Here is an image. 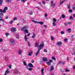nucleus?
I'll use <instances>...</instances> for the list:
<instances>
[{"label": "nucleus", "instance_id": "f257e3e1", "mask_svg": "<svg viewBox=\"0 0 75 75\" xmlns=\"http://www.w3.org/2000/svg\"><path fill=\"white\" fill-rule=\"evenodd\" d=\"M44 43L42 42L40 45L39 46L38 48V51L36 52L35 53V55L37 56L38 55L40 52V50H41V49H42V48L44 47Z\"/></svg>", "mask_w": 75, "mask_h": 75}, {"label": "nucleus", "instance_id": "f03ea898", "mask_svg": "<svg viewBox=\"0 0 75 75\" xmlns=\"http://www.w3.org/2000/svg\"><path fill=\"white\" fill-rule=\"evenodd\" d=\"M28 27L27 26H24L22 28L21 30L22 31H24L25 30L28 29Z\"/></svg>", "mask_w": 75, "mask_h": 75}, {"label": "nucleus", "instance_id": "7ed1b4c3", "mask_svg": "<svg viewBox=\"0 0 75 75\" xmlns=\"http://www.w3.org/2000/svg\"><path fill=\"white\" fill-rule=\"evenodd\" d=\"M53 62V60H52L50 59L49 61H48L46 62V64H47V65L49 66H50L51 65V63H52Z\"/></svg>", "mask_w": 75, "mask_h": 75}, {"label": "nucleus", "instance_id": "20e7f679", "mask_svg": "<svg viewBox=\"0 0 75 75\" xmlns=\"http://www.w3.org/2000/svg\"><path fill=\"white\" fill-rule=\"evenodd\" d=\"M10 42H11L12 45H13V44H16V42L14 40L11 39L10 40Z\"/></svg>", "mask_w": 75, "mask_h": 75}, {"label": "nucleus", "instance_id": "39448f33", "mask_svg": "<svg viewBox=\"0 0 75 75\" xmlns=\"http://www.w3.org/2000/svg\"><path fill=\"white\" fill-rule=\"evenodd\" d=\"M11 31L12 32H16V29L14 27H12L11 29Z\"/></svg>", "mask_w": 75, "mask_h": 75}, {"label": "nucleus", "instance_id": "423d86ee", "mask_svg": "<svg viewBox=\"0 0 75 75\" xmlns=\"http://www.w3.org/2000/svg\"><path fill=\"white\" fill-rule=\"evenodd\" d=\"M35 46L36 47H38H38H39L40 46V45L39 46V44H38V43L37 42H36L35 43Z\"/></svg>", "mask_w": 75, "mask_h": 75}, {"label": "nucleus", "instance_id": "0eeeda50", "mask_svg": "<svg viewBox=\"0 0 75 75\" xmlns=\"http://www.w3.org/2000/svg\"><path fill=\"white\" fill-rule=\"evenodd\" d=\"M18 71L17 70V69H15L14 71L13 72V73L15 74H18Z\"/></svg>", "mask_w": 75, "mask_h": 75}, {"label": "nucleus", "instance_id": "6e6552de", "mask_svg": "<svg viewBox=\"0 0 75 75\" xmlns=\"http://www.w3.org/2000/svg\"><path fill=\"white\" fill-rule=\"evenodd\" d=\"M23 53V50L21 49H20L18 52V54H19L20 55L21 54Z\"/></svg>", "mask_w": 75, "mask_h": 75}, {"label": "nucleus", "instance_id": "1a4fd4ad", "mask_svg": "<svg viewBox=\"0 0 75 75\" xmlns=\"http://www.w3.org/2000/svg\"><path fill=\"white\" fill-rule=\"evenodd\" d=\"M31 21L32 22H33V23H35L36 24H37V21H35V20H34V19L33 18H31Z\"/></svg>", "mask_w": 75, "mask_h": 75}, {"label": "nucleus", "instance_id": "9d476101", "mask_svg": "<svg viewBox=\"0 0 75 75\" xmlns=\"http://www.w3.org/2000/svg\"><path fill=\"white\" fill-rule=\"evenodd\" d=\"M64 63V62L59 61L58 62V64H62Z\"/></svg>", "mask_w": 75, "mask_h": 75}, {"label": "nucleus", "instance_id": "9b49d317", "mask_svg": "<svg viewBox=\"0 0 75 75\" xmlns=\"http://www.w3.org/2000/svg\"><path fill=\"white\" fill-rule=\"evenodd\" d=\"M28 65L29 67H34V66H33V65L31 64V63H29L28 64Z\"/></svg>", "mask_w": 75, "mask_h": 75}, {"label": "nucleus", "instance_id": "f8f14e48", "mask_svg": "<svg viewBox=\"0 0 75 75\" xmlns=\"http://www.w3.org/2000/svg\"><path fill=\"white\" fill-rule=\"evenodd\" d=\"M54 69V66H51L50 69V71H53Z\"/></svg>", "mask_w": 75, "mask_h": 75}, {"label": "nucleus", "instance_id": "ddd939ff", "mask_svg": "<svg viewBox=\"0 0 75 75\" xmlns=\"http://www.w3.org/2000/svg\"><path fill=\"white\" fill-rule=\"evenodd\" d=\"M71 24V22H68L67 23H66L64 24V25H69V24Z\"/></svg>", "mask_w": 75, "mask_h": 75}, {"label": "nucleus", "instance_id": "4468645a", "mask_svg": "<svg viewBox=\"0 0 75 75\" xmlns=\"http://www.w3.org/2000/svg\"><path fill=\"white\" fill-rule=\"evenodd\" d=\"M23 33H25V34H27V33H28V30H27V29H26L24 31Z\"/></svg>", "mask_w": 75, "mask_h": 75}, {"label": "nucleus", "instance_id": "2eb2a0df", "mask_svg": "<svg viewBox=\"0 0 75 75\" xmlns=\"http://www.w3.org/2000/svg\"><path fill=\"white\" fill-rule=\"evenodd\" d=\"M42 60L43 61H48V59L46 58H43Z\"/></svg>", "mask_w": 75, "mask_h": 75}, {"label": "nucleus", "instance_id": "dca6fc26", "mask_svg": "<svg viewBox=\"0 0 75 75\" xmlns=\"http://www.w3.org/2000/svg\"><path fill=\"white\" fill-rule=\"evenodd\" d=\"M37 23H38V24H40V25H43L44 24V22H37Z\"/></svg>", "mask_w": 75, "mask_h": 75}, {"label": "nucleus", "instance_id": "f3484780", "mask_svg": "<svg viewBox=\"0 0 75 75\" xmlns=\"http://www.w3.org/2000/svg\"><path fill=\"white\" fill-rule=\"evenodd\" d=\"M35 37H36V35L35 34V33H33V35L32 36V38H34Z\"/></svg>", "mask_w": 75, "mask_h": 75}, {"label": "nucleus", "instance_id": "a211bd4d", "mask_svg": "<svg viewBox=\"0 0 75 75\" xmlns=\"http://www.w3.org/2000/svg\"><path fill=\"white\" fill-rule=\"evenodd\" d=\"M62 44V43L60 42H58L57 43V45L58 46L61 45Z\"/></svg>", "mask_w": 75, "mask_h": 75}, {"label": "nucleus", "instance_id": "6ab92c4d", "mask_svg": "<svg viewBox=\"0 0 75 75\" xmlns=\"http://www.w3.org/2000/svg\"><path fill=\"white\" fill-rule=\"evenodd\" d=\"M33 54V51H31L30 52L28 53V55L29 56H31Z\"/></svg>", "mask_w": 75, "mask_h": 75}, {"label": "nucleus", "instance_id": "aec40b11", "mask_svg": "<svg viewBox=\"0 0 75 75\" xmlns=\"http://www.w3.org/2000/svg\"><path fill=\"white\" fill-rule=\"evenodd\" d=\"M44 69L43 68H42L41 70V72L42 73V75H44Z\"/></svg>", "mask_w": 75, "mask_h": 75}, {"label": "nucleus", "instance_id": "412c9836", "mask_svg": "<svg viewBox=\"0 0 75 75\" xmlns=\"http://www.w3.org/2000/svg\"><path fill=\"white\" fill-rule=\"evenodd\" d=\"M6 11V10H0V12H2V13H5Z\"/></svg>", "mask_w": 75, "mask_h": 75}, {"label": "nucleus", "instance_id": "4be33fe9", "mask_svg": "<svg viewBox=\"0 0 75 75\" xmlns=\"http://www.w3.org/2000/svg\"><path fill=\"white\" fill-rule=\"evenodd\" d=\"M3 13H0V18H3Z\"/></svg>", "mask_w": 75, "mask_h": 75}, {"label": "nucleus", "instance_id": "5701e85b", "mask_svg": "<svg viewBox=\"0 0 75 75\" xmlns=\"http://www.w3.org/2000/svg\"><path fill=\"white\" fill-rule=\"evenodd\" d=\"M3 0H0V5L1 6H2V4H3Z\"/></svg>", "mask_w": 75, "mask_h": 75}, {"label": "nucleus", "instance_id": "b1692460", "mask_svg": "<svg viewBox=\"0 0 75 75\" xmlns=\"http://www.w3.org/2000/svg\"><path fill=\"white\" fill-rule=\"evenodd\" d=\"M27 35H25L24 37V39L25 40V41H27Z\"/></svg>", "mask_w": 75, "mask_h": 75}, {"label": "nucleus", "instance_id": "393cba45", "mask_svg": "<svg viewBox=\"0 0 75 75\" xmlns=\"http://www.w3.org/2000/svg\"><path fill=\"white\" fill-rule=\"evenodd\" d=\"M67 31H68L69 33H71V29L68 28L67 29Z\"/></svg>", "mask_w": 75, "mask_h": 75}, {"label": "nucleus", "instance_id": "a878e982", "mask_svg": "<svg viewBox=\"0 0 75 75\" xmlns=\"http://www.w3.org/2000/svg\"><path fill=\"white\" fill-rule=\"evenodd\" d=\"M29 14H30V15H33V13L32 11L29 12Z\"/></svg>", "mask_w": 75, "mask_h": 75}, {"label": "nucleus", "instance_id": "bb28decb", "mask_svg": "<svg viewBox=\"0 0 75 75\" xmlns=\"http://www.w3.org/2000/svg\"><path fill=\"white\" fill-rule=\"evenodd\" d=\"M72 8L73 10H75V5H73Z\"/></svg>", "mask_w": 75, "mask_h": 75}, {"label": "nucleus", "instance_id": "cd10ccee", "mask_svg": "<svg viewBox=\"0 0 75 75\" xmlns=\"http://www.w3.org/2000/svg\"><path fill=\"white\" fill-rule=\"evenodd\" d=\"M52 59L53 60H55V59H55V57H52Z\"/></svg>", "mask_w": 75, "mask_h": 75}, {"label": "nucleus", "instance_id": "c85d7f7f", "mask_svg": "<svg viewBox=\"0 0 75 75\" xmlns=\"http://www.w3.org/2000/svg\"><path fill=\"white\" fill-rule=\"evenodd\" d=\"M28 45L29 47L31 46V45L30 43V42L28 41Z\"/></svg>", "mask_w": 75, "mask_h": 75}, {"label": "nucleus", "instance_id": "c756f323", "mask_svg": "<svg viewBox=\"0 0 75 75\" xmlns=\"http://www.w3.org/2000/svg\"><path fill=\"white\" fill-rule=\"evenodd\" d=\"M69 19L71 20H73V18L72 16H70Z\"/></svg>", "mask_w": 75, "mask_h": 75}, {"label": "nucleus", "instance_id": "7c9ffc66", "mask_svg": "<svg viewBox=\"0 0 75 75\" xmlns=\"http://www.w3.org/2000/svg\"><path fill=\"white\" fill-rule=\"evenodd\" d=\"M62 17L63 18H65V16L63 14L62 15Z\"/></svg>", "mask_w": 75, "mask_h": 75}, {"label": "nucleus", "instance_id": "2f4dec72", "mask_svg": "<svg viewBox=\"0 0 75 75\" xmlns=\"http://www.w3.org/2000/svg\"><path fill=\"white\" fill-rule=\"evenodd\" d=\"M23 64L25 66H26L27 65L26 62L25 61H23Z\"/></svg>", "mask_w": 75, "mask_h": 75}, {"label": "nucleus", "instance_id": "473e14b6", "mask_svg": "<svg viewBox=\"0 0 75 75\" xmlns=\"http://www.w3.org/2000/svg\"><path fill=\"white\" fill-rule=\"evenodd\" d=\"M8 67H9V69H11V65L10 64L8 65Z\"/></svg>", "mask_w": 75, "mask_h": 75}, {"label": "nucleus", "instance_id": "72a5a7b5", "mask_svg": "<svg viewBox=\"0 0 75 75\" xmlns=\"http://www.w3.org/2000/svg\"><path fill=\"white\" fill-rule=\"evenodd\" d=\"M51 6L52 7H55V4H52L51 5Z\"/></svg>", "mask_w": 75, "mask_h": 75}, {"label": "nucleus", "instance_id": "f704fd0d", "mask_svg": "<svg viewBox=\"0 0 75 75\" xmlns=\"http://www.w3.org/2000/svg\"><path fill=\"white\" fill-rule=\"evenodd\" d=\"M43 51L44 52H47V50L45 49H44L43 50Z\"/></svg>", "mask_w": 75, "mask_h": 75}, {"label": "nucleus", "instance_id": "c9c22d12", "mask_svg": "<svg viewBox=\"0 0 75 75\" xmlns=\"http://www.w3.org/2000/svg\"><path fill=\"white\" fill-rule=\"evenodd\" d=\"M16 38L17 39H18V34H16Z\"/></svg>", "mask_w": 75, "mask_h": 75}, {"label": "nucleus", "instance_id": "e433bc0d", "mask_svg": "<svg viewBox=\"0 0 75 75\" xmlns=\"http://www.w3.org/2000/svg\"><path fill=\"white\" fill-rule=\"evenodd\" d=\"M11 1L10 0H6V2H7V3H10Z\"/></svg>", "mask_w": 75, "mask_h": 75}, {"label": "nucleus", "instance_id": "4c0bfd02", "mask_svg": "<svg viewBox=\"0 0 75 75\" xmlns=\"http://www.w3.org/2000/svg\"><path fill=\"white\" fill-rule=\"evenodd\" d=\"M17 20V17H15L14 18H13V20L14 21H15V20Z\"/></svg>", "mask_w": 75, "mask_h": 75}, {"label": "nucleus", "instance_id": "58836bf2", "mask_svg": "<svg viewBox=\"0 0 75 75\" xmlns=\"http://www.w3.org/2000/svg\"><path fill=\"white\" fill-rule=\"evenodd\" d=\"M53 20L54 22H56L57 21V20L56 19H55V18H53Z\"/></svg>", "mask_w": 75, "mask_h": 75}, {"label": "nucleus", "instance_id": "ea45409f", "mask_svg": "<svg viewBox=\"0 0 75 75\" xmlns=\"http://www.w3.org/2000/svg\"><path fill=\"white\" fill-rule=\"evenodd\" d=\"M52 25L53 26H55L56 25V24L54 22H53Z\"/></svg>", "mask_w": 75, "mask_h": 75}, {"label": "nucleus", "instance_id": "a19ab883", "mask_svg": "<svg viewBox=\"0 0 75 75\" xmlns=\"http://www.w3.org/2000/svg\"><path fill=\"white\" fill-rule=\"evenodd\" d=\"M51 39L52 40H54V37L52 36L51 37Z\"/></svg>", "mask_w": 75, "mask_h": 75}, {"label": "nucleus", "instance_id": "79ce46f5", "mask_svg": "<svg viewBox=\"0 0 75 75\" xmlns=\"http://www.w3.org/2000/svg\"><path fill=\"white\" fill-rule=\"evenodd\" d=\"M66 72H69V70L68 69L66 68Z\"/></svg>", "mask_w": 75, "mask_h": 75}, {"label": "nucleus", "instance_id": "37998d69", "mask_svg": "<svg viewBox=\"0 0 75 75\" xmlns=\"http://www.w3.org/2000/svg\"><path fill=\"white\" fill-rule=\"evenodd\" d=\"M13 20H11L10 21V24H12V23H13Z\"/></svg>", "mask_w": 75, "mask_h": 75}, {"label": "nucleus", "instance_id": "c03bdc74", "mask_svg": "<svg viewBox=\"0 0 75 75\" xmlns=\"http://www.w3.org/2000/svg\"><path fill=\"white\" fill-rule=\"evenodd\" d=\"M45 17H47L48 16V14L46 13H45Z\"/></svg>", "mask_w": 75, "mask_h": 75}, {"label": "nucleus", "instance_id": "a18cd8bd", "mask_svg": "<svg viewBox=\"0 0 75 75\" xmlns=\"http://www.w3.org/2000/svg\"><path fill=\"white\" fill-rule=\"evenodd\" d=\"M64 41H66V42H67V41H68V39L67 38H65L64 40Z\"/></svg>", "mask_w": 75, "mask_h": 75}, {"label": "nucleus", "instance_id": "49530a36", "mask_svg": "<svg viewBox=\"0 0 75 75\" xmlns=\"http://www.w3.org/2000/svg\"><path fill=\"white\" fill-rule=\"evenodd\" d=\"M8 9V8H7V7H5V8H4V10H7Z\"/></svg>", "mask_w": 75, "mask_h": 75}, {"label": "nucleus", "instance_id": "de8ad7c7", "mask_svg": "<svg viewBox=\"0 0 75 75\" xmlns=\"http://www.w3.org/2000/svg\"><path fill=\"white\" fill-rule=\"evenodd\" d=\"M43 26H44V27H45V28H47V27H48V26L47 25H44Z\"/></svg>", "mask_w": 75, "mask_h": 75}, {"label": "nucleus", "instance_id": "09e8293b", "mask_svg": "<svg viewBox=\"0 0 75 75\" xmlns=\"http://www.w3.org/2000/svg\"><path fill=\"white\" fill-rule=\"evenodd\" d=\"M28 69L29 71H32L33 70V69L31 68H29Z\"/></svg>", "mask_w": 75, "mask_h": 75}, {"label": "nucleus", "instance_id": "8fccbe9b", "mask_svg": "<svg viewBox=\"0 0 75 75\" xmlns=\"http://www.w3.org/2000/svg\"><path fill=\"white\" fill-rule=\"evenodd\" d=\"M3 42V40H2V39L0 38V42Z\"/></svg>", "mask_w": 75, "mask_h": 75}, {"label": "nucleus", "instance_id": "3c124183", "mask_svg": "<svg viewBox=\"0 0 75 75\" xmlns=\"http://www.w3.org/2000/svg\"><path fill=\"white\" fill-rule=\"evenodd\" d=\"M69 13H72V10H69Z\"/></svg>", "mask_w": 75, "mask_h": 75}, {"label": "nucleus", "instance_id": "603ef678", "mask_svg": "<svg viewBox=\"0 0 75 75\" xmlns=\"http://www.w3.org/2000/svg\"><path fill=\"white\" fill-rule=\"evenodd\" d=\"M6 35V37H7L8 35H9V34L7 33H5Z\"/></svg>", "mask_w": 75, "mask_h": 75}, {"label": "nucleus", "instance_id": "864d4df0", "mask_svg": "<svg viewBox=\"0 0 75 75\" xmlns=\"http://www.w3.org/2000/svg\"><path fill=\"white\" fill-rule=\"evenodd\" d=\"M61 34H64V32L63 31H61Z\"/></svg>", "mask_w": 75, "mask_h": 75}, {"label": "nucleus", "instance_id": "5fc2aeb1", "mask_svg": "<svg viewBox=\"0 0 75 75\" xmlns=\"http://www.w3.org/2000/svg\"><path fill=\"white\" fill-rule=\"evenodd\" d=\"M65 1H63L62 2H61V4H62V3H64V2H65Z\"/></svg>", "mask_w": 75, "mask_h": 75}, {"label": "nucleus", "instance_id": "6e6d98bb", "mask_svg": "<svg viewBox=\"0 0 75 75\" xmlns=\"http://www.w3.org/2000/svg\"><path fill=\"white\" fill-rule=\"evenodd\" d=\"M5 19H8V16H7L5 17Z\"/></svg>", "mask_w": 75, "mask_h": 75}, {"label": "nucleus", "instance_id": "4d7b16f0", "mask_svg": "<svg viewBox=\"0 0 75 75\" xmlns=\"http://www.w3.org/2000/svg\"><path fill=\"white\" fill-rule=\"evenodd\" d=\"M68 8H70V5H68Z\"/></svg>", "mask_w": 75, "mask_h": 75}, {"label": "nucleus", "instance_id": "13d9d810", "mask_svg": "<svg viewBox=\"0 0 75 75\" xmlns=\"http://www.w3.org/2000/svg\"><path fill=\"white\" fill-rule=\"evenodd\" d=\"M66 59L67 61H68V60H69V57H67V58Z\"/></svg>", "mask_w": 75, "mask_h": 75}, {"label": "nucleus", "instance_id": "bf43d9fd", "mask_svg": "<svg viewBox=\"0 0 75 75\" xmlns=\"http://www.w3.org/2000/svg\"><path fill=\"white\" fill-rule=\"evenodd\" d=\"M31 34V33H29L28 34V36H29Z\"/></svg>", "mask_w": 75, "mask_h": 75}, {"label": "nucleus", "instance_id": "052dcab7", "mask_svg": "<svg viewBox=\"0 0 75 75\" xmlns=\"http://www.w3.org/2000/svg\"><path fill=\"white\" fill-rule=\"evenodd\" d=\"M22 2H24L25 1V0H21Z\"/></svg>", "mask_w": 75, "mask_h": 75}, {"label": "nucleus", "instance_id": "680f3d73", "mask_svg": "<svg viewBox=\"0 0 75 75\" xmlns=\"http://www.w3.org/2000/svg\"><path fill=\"white\" fill-rule=\"evenodd\" d=\"M75 52H74V53H71V54L72 55H74V54H75Z\"/></svg>", "mask_w": 75, "mask_h": 75}, {"label": "nucleus", "instance_id": "e2e57ef3", "mask_svg": "<svg viewBox=\"0 0 75 75\" xmlns=\"http://www.w3.org/2000/svg\"><path fill=\"white\" fill-rule=\"evenodd\" d=\"M73 69H75V65L73 66Z\"/></svg>", "mask_w": 75, "mask_h": 75}, {"label": "nucleus", "instance_id": "0e129e2a", "mask_svg": "<svg viewBox=\"0 0 75 75\" xmlns=\"http://www.w3.org/2000/svg\"><path fill=\"white\" fill-rule=\"evenodd\" d=\"M32 63H34V61L33 60H32L31 61Z\"/></svg>", "mask_w": 75, "mask_h": 75}, {"label": "nucleus", "instance_id": "69168bd1", "mask_svg": "<svg viewBox=\"0 0 75 75\" xmlns=\"http://www.w3.org/2000/svg\"><path fill=\"white\" fill-rule=\"evenodd\" d=\"M42 3H43V4H45V2L44 1H43L42 2Z\"/></svg>", "mask_w": 75, "mask_h": 75}, {"label": "nucleus", "instance_id": "338daca9", "mask_svg": "<svg viewBox=\"0 0 75 75\" xmlns=\"http://www.w3.org/2000/svg\"><path fill=\"white\" fill-rule=\"evenodd\" d=\"M73 17H75V14H74L73 15Z\"/></svg>", "mask_w": 75, "mask_h": 75}, {"label": "nucleus", "instance_id": "774afa93", "mask_svg": "<svg viewBox=\"0 0 75 75\" xmlns=\"http://www.w3.org/2000/svg\"><path fill=\"white\" fill-rule=\"evenodd\" d=\"M37 8L39 9V6H38L36 7Z\"/></svg>", "mask_w": 75, "mask_h": 75}]
</instances>
